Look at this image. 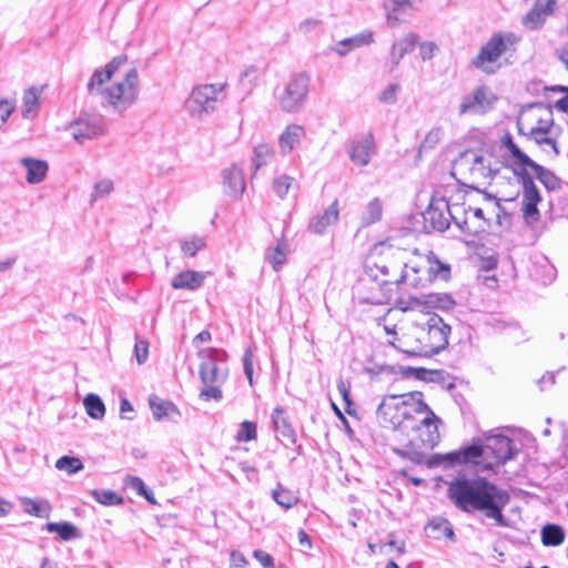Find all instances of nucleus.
<instances>
[{"mask_svg":"<svg viewBox=\"0 0 568 568\" xmlns=\"http://www.w3.org/2000/svg\"><path fill=\"white\" fill-rule=\"evenodd\" d=\"M447 497L466 514L481 513L497 526H508L503 511L509 504L510 495L485 477L456 476L448 483Z\"/></svg>","mask_w":568,"mask_h":568,"instance_id":"nucleus-1","label":"nucleus"},{"mask_svg":"<svg viewBox=\"0 0 568 568\" xmlns=\"http://www.w3.org/2000/svg\"><path fill=\"white\" fill-rule=\"evenodd\" d=\"M128 61L125 54L114 57L104 68L97 69L92 73L87 90L90 95L100 97L102 106H110L122 113L135 103L139 97V72L130 69L122 81L108 88L102 85L111 80L113 74Z\"/></svg>","mask_w":568,"mask_h":568,"instance_id":"nucleus-2","label":"nucleus"},{"mask_svg":"<svg viewBox=\"0 0 568 568\" xmlns=\"http://www.w3.org/2000/svg\"><path fill=\"white\" fill-rule=\"evenodd\" d=\"M450 332L439 315L432 314L400 339L397 348L409 356L430 357L448 346Z\"/></svg>","mask_w":568,"mask_h":568,"instance_id":"nucleus-3","label":"nucleus"},{"mask_svg":"<svg viewBox=\"0 0 568 568\" xmlns=\"http://www.w3.org/2000/svg\"><path fill=\"white\" fill-rule=\"evenodd\" d=\"M519 449L516 444L507 436L497 434L488 436L486 445H469L458 450L450 452L440 456L445 466H455L464 464H478L479 458L485 456L487 459L491 456L496 466L504 465L513 459Z\"/></svg>","mask_w":568,"mask_h":568,"instance_id":"nucleus-4","label":"nucleus"},{"mask_svg":"<svg viewBox=\"0 0 568 568\" xmlns=\"http://www.w3.org/2000/svg\"><path fill=\"white\" fill-rule=\"evenodd\" d=\"M520 40L521 38L511 31L493 33L471 59V67L487 75L497 73L501 68L500 59L506 54L513 57Z\"/></svg>","mask_w":568,"mask_h":568,"instance_id":"nucleus-5","label":"nucleus"},{"mask_svg":"<svg viewBox=\"0 0 568 568\" xmlns=\"http://www.w3.org/2000/svg\"><path fill=\"white\" fill-rule=\"evenodd\" d=\"M449 275V265L442 263L433 252H429L427 255H417L404 263L402 274L395 280V283L420 288L426 287L437 278L446 281Z\"/></svg>","mask_w":568,"mask_h":568,"instance_id":"nucleus-6","label":"nucleus"},{"mask_svg":"<svg viewBox=\"0 0 568 568\" xmlns=\"http://www.w3.org/2000/svg\"><path fill=\"white\" fill-rule=\"evenodd\" d=\"M466 215L467 210L464 204H449L444 197L435 199L423 213L424 227L427 232H444L449 227L450 222H454L462 232L476 235L477 230L470 227Z\"/></svg>","mask_w":568,"mask_h":568,"instance_id":"nucleus-7","label":"nucleus"},{"mask_svg":"<svg viewBox=\"0 0 568 568\" xmlns=\"http://www.w3.org/2000/svg\"><path fill=\"white\" fill-rule=\"evenodd\" d=\"M225 83H215L193 88L185 102L186 110L193 116L213 113L225 99Z\"/></svg>","mask_w":568,"mask_h":568,"instance_id":"nucleus-8","label":"nucleus"},{"mask_svg":"<svg viewBox=\"0 0 568 568\" xmlns=\"http://www.w3.org/2000/svg\"><path fill=\"white\" fill-rule=\"evenodd\" d=\"M310 90V77L305 73L292 75L277 100L283 111L298 112L304 105Z\"/></svg>","mask_w":568,"mask_h":568,"instance_id":"nucleus-9","label":"nucleus"},{"mask_svg":"<svg viewBox=\"0 0 568 568\" xmlns=\"http://www.w3.org/2000/svg\"><path fill=\"white\" fill-rule=\"evenodd\" d=\"M412 392L403 395H389L378 405L376 414L384 423L393 428L400 427L405 420L410 419V409L413 407Z\"/></svg>","mask_w":568,"mask_h":568,"instance_id":"nucleus-10","label":"nucleus"},{"mask_svg":"<svg viewBox=\"0 0 568 568\" xmlns=\"http://www.w3.org/2000/svg\"><path fill=\"white\" fill-rule=\"evenodd\" d=\"M69 131L77 142L83 143L87 140L104 135L106 121L102 114L84 113L69 125Z\"/></svg>","mask_w":568,"mask_h":568,"instance_id":"nucleus-11","label":"nucleus"},{"mask_svg":"<svg viewBox=\"0 0 568 568\" xmlns=\"http://www.w3.org/2000/svg\"><path fill=\"white\" fill-rule=\"evenodd\" d=\"M202 358L200 365V378L204 385L221 384L226 379V373L219 366V361L225 353L216 348H205L199 353Z\"/></svg>","mask_w":568,"mask_h":568,"instance_id":"nucleus-12","label":"nucleus"},{"mask_svg":"<svg viewBox=\"0 0 568 568\" xmlns=\"http://www.w3.org/2000/svg\"><path fill=\"white\" fill-rule=\"evenodd\" d=\"M389 270L386 265H367L365 270V275H363L358 280L357 284V292L361 294L362 288L368 286L369 283H375V287L372 288V292L369 295L362 296L359 295V302L366 303V304H378L379 297L378 294H376L377 291L382 288L383 285L389 283V281L386 278L388 275Z\"/></svg>","mask_w":568,"mask_h":568,"instance_id":"nucleus-13","label":"nucleus"},{"mask_svg":"<svg viewBox=\"0 0 568 568\" xmlns=\"http://www.w3.org/2000/svg\"><path fill=\"white\" fill-rule=\"evenodd\" d=\"M349 160L357 166H366L376 153V143L373 133L367 132L354 136L346 144Z\"/></svg>","mask_w":568,"mask_h":568,"instance_id":"nucleus-14","label":"nucleus"},{"mask_svg":"<svg viewBox=\"0 0 568 568\" xmlns=\"http://www.w3.org/2000/svg\"><path fill=\"white\" fill-rule=\"evenodd\" d=\"M497 98L491 90L485 85L476 88L470 94L463 98L459 105V114L486 113L493 109Z\"/></svg>","mask_w":568,"mask_h":568,"instance_id":"nucleus-15","label":"nucleus"},{"mask_svg":"<svg viewBox=\"0 0 568 568\" xmlns=\"http://www.w3.org/2000/svg\"><path fill=\"white\" fill-rule=\"evenodd\" d=\"M557 0H536L530 10L521 17V24L529 31L540 30L555 12Z\"/></svg>","mask_w":568,"mask_h":568,"instance_id":"nucleus-16","label":"nucleus"},{"mask_svg":"<svg viewBox=\"0 0 568 568\" xmlns=\"http://www.w3.org/2000/svg\"><path fill=\"white\" fill-rule=\"evenodd\" d=\"M412 399V409H410V419L414 414L424 415L422 419L418 420L412 428H432L433 426H438L442 424V419L432 410V408L424 402V395L422 392H412V396L408 397Z\"/></svg>","mask_w":568,"mask_h":568,"instance_id":"nucleus-17","label":"nucleus"},{"mask_svg":"<svg viewBox=\"0 0 568 568\" xmlns=\"http://www.w3.org/2000/svg\"><path fill=\"white\" fill-rule=\"evenodd\" d=\"M223 187L226 195L239 199L245 191L246 184L243 169L237 164L222 171Z\"/></svg>","mask_w":568,"mask_h":568,"instance_id":"nucleus-18","label":"nucleus"},{"mask_svg":"<svg viewBox=\"0 0 568 568\" xmlns=\"http://www.w3.org/2000/svg\"><path fill=\"white\" fill-rule=\"evenodd\" d=\"M271 418H272V423H273L276 436L282 442V444H284V445L295 444V442H296L295 430L292 427L288 419L286 418L284 408L281 406H276L273 409Z\"/></svg>","mask_w":568,"mask_h":568,"instance_id":"nucleus-19","label":"nucleus"},{"mask_svg":"<svg viewBox=\"0 0 568 568\" xmlns=\"http://www.w3.org/2000/svg\"><path fill=\"white\" fill-rule=\"evenodd\" d=\"M150 408L155 420L168 419L176 423L181 413L176 405L170 400L161 399L155 395L149 397Z\"/></svg>","mask_w":568,"mask_h":568,"instance_id":"nucleus-20","label":"nucleus"},{"mask_svg":"<svg viewBox=\"0 0 568 568\" xmlns=\"http://www.w3.org/2000/svg\"><path fill=\"white\" fill-rule=\"evenodd\" d=\"M338 216V201L335 200L322 214L314 216L310 221L308 229L315 234H324L331 225L337 222Z\"/></svg>","mask_w":568,"mask_h":568,"instance_id":"nucleus-21","label":"nucleus"},{"mask_svg":"<svg viewBox=\"0 0 568 568\" xmlns=\"http://www.w3.org/2000/svg\"><path fill=\"white\" fill-rule=\"evenodd\" d=\"M418 42V36L416 33H407L403 38L394 41L389 52V61L392 63V70L396 68L400 60L408 53L413 52Z\"/></svg>","mask_w":568,"mask_h":568,"instance_id":"nucleus-22","label":"nucleus"},{"mask_svg":"<svg viewBox=\"0 0 568 568\" xmlns=\"http://www.w3.org/2000/svg\"><path fill=\"white\" fill-rule=\"evenodd\" d=\"M305 136V129L298 124H290L285 128L278 138V146L281 153L286 155L291 153L296 146L300 145L302 139Z\"/></svg>","mask_w":568,"mask_h":568,"instance_id":"nucleus-23","label":"nucleus"},{"mask_svg":"<svg viewBox=\"0 0 568 568\" xmlns=\"http://www.w3.org/2000/svg\"><path fill=\"white\" fill-rule=\"evenodd\" d=\"M374 42V33L369 30L359 32L353 37L345 38L336 43L333 50L341 57H345L352 50Z\"/></svg>","mask_w":568,"mask_h":568,"instance_id":"nucleus-24","label":"nucleus"},{"mask_svg":"<svg viewBox=\"0 0 568 568\" xmlns=\"http://www.w3.org/2000/svg\"><path fill=\"white\" fill-rule=\"evenodd\" d=\"M205 276L197 271H183L175 275L171 282V285L175 290H189L196 291L204 283Z\"/></svg>","mask_w":568,"mask_h":568,"instance_id":"nucleus-25","label":"nucleus"},{"mask_svg":"<svg viewBox=\"0 0 568 568\" xmlns=\"http://www.w3.org/2000/svg\"><path fill=\"white\" fill-rule=\"evenodd\" d=\"M20 164L27 170L26 180L29 184H38L47 176L49 166L43 160L22 158Z\"/></svg>","mask_w":568,"mask_h":568,"instance_id":"nucleus-26","label":"nucleus"},{"mask_svg":"<svg viewBox=\"0 0 568 568\" xmlns=\"http://www.w3.org/2000/svg\"><path fill=\"white\" fill-rule=\"evenodd\" d=\"M485 324L493 331L498 333H505L510 338L518 341L523 337L520 325L516 321H507L501 316H489Z\"/></svg>","mask_w":568,"mask_h":568,"instance_id":"nucleus-27","label":"nucleus"},{"mask_svg":"<svg viewBox=\"0 0 568 568\" xmlns=\"http://www.w3.org/2000/svg\"><path fill=\"white\" fill-rule=\"evenodd\" d=\"M498 172L499 169L493 168L484 155H475L469 168V173L474 182L494 179Z\"/></svg>","mask_w":568,"mask_h":568,"instance_id":"nucleus-28","label":"nucleus"},{"mask_svg":"<svg viewBox=\"0 0 568 568\" xmlns=\"http://www.w3.org/2000/svg\"><path fill=\"white\" fill-rule=\"evenodd\" d=\"M20 505L24 513L39 517L48 518L51 514L52 507L47 499H34L31 497H19Z\"/></svg>","mask_w":568,"mask_h":568,"instance_id":"nucleus-29","label":"nucleus"},{"mask_svg":"<svg viewBox=\"0 0 568 568\" xmlns=\"http://www.w3.org/2000/svg\"><path fill=\"white\" fill-rule=\"evenodd\" d=\"M416 437L410 440L413 448H433L439 440L438 426L432 428H412Z\"/></svg>","mask_w":568,"mask_h":568,"instance_id":"nucleus-30","label":"nucleus"},{"mask_svg":"<svg viewBox=\"0 0 568 568\" xmlns=\"http://www.w3.org/2000/svg\"><path fill=\"white\" fill-rule=\"evenodd\" d=\"M525 166L531 169L539 182L548 190L556 191L560 189V180L554 172L530 160Z\"/></svg>","mask_w":568,"mask_h":568,"instance_id":"nucleus-31","label":"nucleus"},{"mask_svg":"<svg viewBox=\"0 0 568 568\" xmlns=\"http://www.w3.org/2000/svg\"><path fill=\"white\" fill-rule=\"evenodd\" d=\"M541 202L539 191L523 193V215L526 221L536 222L539 220L538 204Z\"/></svg>","mask_w":568,"mask_h":568,"instance_id":"nucleus-32","label":"nucleus"},{"mask_svg":"<svg viewBox=\"0 0 568 568\" xmlns=\"http://www.w3.org/2000/svg\"><path fill=\"white\" fill-rule=\"evenodd\" d=\"M43 529L48 532H57L59 537L64 541L78 539L82 536L80 530L69 521L47 523Z\"/></svg>","mask_w":568,"mask_h":568,"instance_id":"nucleus-33","label":"nucleus"},{"mask_svg":"<svg viewBox=\"0 0 568 568\" xmlns=\"http://www.w3.org/2000/svg\"><path fill=\"white\" fill-rule=\"evenodd\" d=\"M564 539L565 531L558 525L548 524L541 530V541L545 546H559Z\"/></svg>","mask_w":568,"mask_h":568,"instance_id":"nucleus-34","label":"nucleus"},{"mask_svg":"<svg viewBox=\"0 0 568 568\" xmlns=\"http://www.w3.org/2000/svg\"><path fill=\"white\" fill-rule=\"evenodd\" d=\"M274 158V150L271 145L266 143L257 144L254 148V155L252 159V165L254 169V173L258 171L262 166L268 164Z\"/></svg>","mask_w":568,"mask_h":568,"instance_id":"nucleus-35","label":"nucleus"},{"mask_svg":"<svg viewBox=\"0 0 568 568\" xmlns=\"http://www.w3.org/2000/svg\"><path fill=\"white\" fill-rule=\"evenodd\" d=\"M180 246L184 256L193 257L199 251L206 246L205 239L199 235L183 237L180 241Z\"/></svg>","mask_w":568,"mask_h":568,"instance_id":"nucleus-36","label":"nucleus"},{"mask_svg":"<svg viewBox=\"0 0 568 568\" xmlns=\"http://www.w3.org/2000/svg\"><path fill=\"white\" fill-rule=\"evenodd\" d=\"M39 105V93L36 88L24 91L22 98V115L23 118H33Z\"/></svg>","mask_w":568,"mask_h":568,"instance_id":"nucleus-37","label":"nucleus"},{"mask_svg":"<svg viewBox=\"0 0 568 568\" xmlns=\"http://www.w3.org/2000/svg\"><path fill=\"white\" fill-rule=\"evenodd\" d=\"M272 497L278 506L285 509H291L298 501L297 496L292 490L281 485L272 491Z\"/></svg>","mask_w":568,"mask_h":568,"instance_id":"nucleus-38","label":"nucleus"},{"mask_svg":"<svg viewBox=\"0 0 568 568\" xmlns=\"http://www.w3.org/2000/svg\"><path fill=\"white\" fill-rule=\"evenodd\" d=\"M87 414L94 419H102L105 414V406L102 399L95 394H89L83 400Z\"/></svg>","mask_w":568,"mask_h":568,"instance_id":"nucleus-39","label":"nucleus"},{"mask_svg":"<svg viewBox=\"0 0 568 568\" xmlns=\"http://www.w3.org/2000/svg\"><path fill=\"white\" fill-rule=\"evenodd\" d=\"M501 145L506 148L510 154L515 158L516 163L520 166H525L531 159L523 152L519 146L514 142L510 133H505L500 140Z\"/></svg>","mask_w":568,"mask_h":568,"instance_id":"nucleus-40","label":"nucleus"},{"mask_svg":"<svg viewBox=\"0 0 568 568\" xmlns=\"http://www.w3.org/2000/svg\"><path fill=\"white\" fill-rule=\"evenodd\" d=\"M383 212L382 202L375 197L366 205L363 214L362 222L364 225H371L381 220Z\"/></svg>","mask_w":568,"mask_h":568,"instance_id":"nucleus-41","label":"nucleus"},{"mask_svg":"<svg viewBox=\"0 0 568 568\" xmlns=\"http://www.w3.org/2000/svg\"><path fill=\"white\" fill-rule=\"evenodd\" d=\"M444 136V129L442 126H434L425 135L420 142L418 153L428 152L434 150Z\"/></svg>","mask_w":568,"mask_h":568,"instance_id":"nucleus-42","label":"nucleus"},{"mask_svg":"<svg viewBox=\"0 0 568 568\" xmlns=\"http://www.w3.org/2000/svg\"><path fill=\"white\" fill-rule=\"evenodd\" d=\"M265 260L273 266L274 271H280L286 261L285 244L278 243L274 248H268L265 253Z\"/></svg>","mask_w":568,"mask_h":568,"instance_id":"nucleus-43","label":"nucleus"},{"mask_svg":"<svg viewBox=\"0 0 568 568\" xmlns=\"http://www.w3.org/2000/svg\"><path fill=\"white\" fill-rule=\"evenodd\" d=\"M92 497L101 505L115 506L123 503V498L113 490L93 489Z\"/></svg>","mask_w":568,"mask_h":568,"instance_id":"nucleus-44","label":"nucleus"},{"mask_svg":"<svg viewBox=\"0 0 568 568\" xmlns=\"http://www.w3.org/2000/svg\"><path fill=\"white\" fill-rule=\"evenodd\" d=\"M531 106H538V108L545 106L548 112V118L539 119L537 126L531 128V130L529 131L527 136H532L535 134H547L554 124L551 106L545 105L544 103H534Z\"/></svg>","mask_w":568,"mask_h":568,"instance_id":"nucleus-45","label":"nucleus"},{"mask_svg":"<svg viewBox=\"0 0 568 568\" xmlns=\"http://www.w3.org/2000/svg\"><path fill=\"white\" fill-rule=\"evenodd\" d=\"M83 463L78 457L62 456L55 462V468L73 475L83 469Z\"/></svg>","mask_w":568,"mask_h":568,"instance_id":"nucleus-46","label":"nucleus"},{"mask_svg":"<svg viewBox=\"0 0 568 568\" xmlns=\"http://www.w3.org/2000/svg\"><path fill=\"white\" fill-rule=\"evenodd\" d=\"M293 181L294 179L286 174L277 176L273 180V191L280 199H284L287 195Z\"/></svg>","mask_w":568,"mask_h":568,"instance_id":"nucleus-47","label":"nucleus"},{"mask_svg":"<svg viewBox=\"0 0 568 568\" xmlns=\"http://www.w3.org/2000/svg\"><path fill=\"white\" fill-rule=\"evenodd\" d=\"M256 438V425L253 422L244 420L237 430L239 442H251Z\"/></svg>","mask_w":568,"mask_h":568,"instance_id":"nucleus-48","label":"nucleus"},{"mask_svg":"<svg viewBox=\"0 0 568 568\" xmlns=\"http://www.w3.org/2000/svg\"><path fill=\"white\" fill-rule=\"evenodd\" d=\"M114 190L113 182L110 179H104L97 182L93 186L91 194V202L97 201L99 197L109 195Z\"/></svg>","mask_w":568,"mask_h":568,"instance_id":"nucleus-49","label":"nucleus"},{"mask_svg":"<svg viewBox=\"0 0 568 568\" xmlns=\"http://www.w3.org/2000/svg\"><path fill=\"white\" fill-rule=\"evenodd\" d=\"M125 481L128 486L138 493V495L145 497L151 503H155L152 498V493L146 488L144 481L141 478L129 476Z\"/></svg>","mask_w":568,"mask_h":568,"instance_id":"nucleus-50","label":"nucleus"},{"mask_svg":"<svg viewBox=\"0 0 568 568\" xmlns=\"http://www.w3.org/2000/svg\"><path fill=\"white\" fill-rule=\"evenodd\" d=\"M525 168L526 166H523V169H520L518 171L517 170L514 171L515 175L517 176L518 182L523 186V193L537 191L538 189L534 182L532 176Z\"/></svg>","mask_w":568,"mask_h":568,"instance_id":"nucleus-51","label":"nucleus"},{"mask_svg":"<svg viewBox=\"0 0 568 568\" xmlns=\"http://www.w3.org/2000/svg\"><path fill=\"white\" fill-rule=\"evenodd\" d=\"M400 90L399 84L390 83L379 94L378 100L385 104H395L397 102V93Z\"/></svg>","mask_w":568,"mask_h":568,"instance_id":"nucleus-52","label":"nucleus"},{"mask_svg":"<svg viewBox=\"0 0 568 568\" xmlns=\"http://www.w3.org/2000/svg\"><path fill=\"white\" fill-rule=\"evenodd\" d=\"M199 396L202 400L205 402L211 399L219 402L223 397L221 388L215 384L205 385V387L200 392Z\"/></svg>","mask_w":568,"mask_h":568,"instance_id":"nucleus-53","label":"nucleus"},{"mask_svg":"<svg viewBox=\"0 0 568 568\" xmlns=\"http://www.w3.org/2000/svg\"><path fill=\"white\" fill-rule=\"evenodd\" d=\"M134 355L139 364L145 363L149 356V343L148 341L136 337L134 345Z\"/></svg>","mask_w":568,"mask_h":568,"instance_id":"nucleus-54","label":"nucleus"},{"mask_svg":"<svg viewBox=\"0 0 568 568\" xmlns=\"http://www.w3.org/2000/svg\"><path fill=\"white\" fill-rule=\"evenodd\" d=\"M242 363L244 374L247 377L250 385L253 386V351L251 347L245 349Z\"/></svg>","mask_w":568,"mask_h":568,"instance_id":"nucleus-55","label":"nucleus"},{"mask_svg":"<svg viewBox=\"0 0 568 568\" xmlns=\"http://www.w3.org/2000/svg\"><path fill=\"white\" fill-rule=\"evenodd\" d=\"M545 90L546 91H551V92H565L566 95L562 97L561 99H559L555 106L561 111V112H568V87H564V85H552V87H545Z\"/></svg>","mask_w":568,"mask_h":568,"instance_id":"nucleus-56","label":"nucleus"},{"mask_svg":"<svg viewBox=\"0 0 568 568\" xmlns=\"http://www.w3.org/2000/svg\"><path fill=\"white\" fill-rule=\"evenodd\" d=\"M437 527H443L442 535L444 537H446L448 539H453L455 537L453 527H452L450 523L446 519L433 520L427 525L426 529H435Z\"/></svg>","mask_w":568,"mask_h":568,"instance_id":"nucleus-57","label":"nucleus"},{"mask_svg":"<svg viewBox=\"0 0 568 568\" xmlns=\"http://www.w3.org/2000/svg\"><path fill=\"white\" fill-rule=\"evenodd\" d=\"M466 210H467V213H468V212H471L474 217H476V219L480 220V223H479L478 225H471V224L469 223V225H470V227H471V229L477 230V234H478L479 232L485 231V229L489 226V221L485 217V215H484V211H483L480 207L471 209V207L469 206V207H468V209H466Z\"/></svg>","mask_w":568,"mask_h":568,"instance_id":"nucleus-58","label":"nucleus"},{"mask_svg":"<svg viewBox=\"0 0 568 568\" xmlns=\"http://www.w3.org/2000/svg\"><path fill=\"white\" fill-rule=\"evenodd\" d=\"M437 50L438 47L433 41H424L419 44L420 58L423 61L430 60Z\"/></svg>","mask_w":568,"mask_h":568,"instance_id":"nucleus-59","label":"nucleus"},{"mask_svg":"<svg viewBox=\"0 0 568 568\" xmlns=\"http://www.w3.org/2000/svg\"><path fill=\"white\" fill-rule=\"evenodd\" d=\"M253 556L264 568L274 567V558L266 551L256 549L254 550Z\"/></svg>","mask_w":568,"mask_h":568,"instance_id":"nucleus-60","label":"nucleus"},{"mask_svg":"<svg viewBox=\"0 0 568 568\" xmlns=\"http://www.w3.org/2000/svg\"><path fill=\"white\" fill-rule=\"evenodd\" d=\"M337 390L346 404V412L348 414H351L349 406L352 405V399H351V394H349V384L343 379L338 381L337 382Z\"/></svg>","mask_w":568,"mask_h":568,"instance_id":"nucleus-61","label":"nucleus"},{"mask_svg":"<svg viewBox=\"0 0 568 568\" xmlns=\"http://www.w3.org/2000/svg\"><path fill=\"white\" fill-rule=\"evenodd\" d=\"M13 109V105L8 100L0 101V129L6 124Z\"/></svg>","mask_w":568,"mask_h":568,"instance_id":"nucleus-62","label":"nucleus"},{"mask_svg":"<svg viewBox=\"0 0 568 568\" xmlns=\"http://www.w3.org/2000/svg\"><path fill=\"white\" fill-rule=\"evenodd\" d=\"M320 24H321V20L314 19V18H308V19L303 20L298 24V30H300V32L306 34V33L313 31Z\"/></svg>","mask_w":568,"mask_h":568,"instance_id":"nucleus-63","label":"nucleus"},{"mask_svg":"<svg viewBox=\"0 0 568 568\" xmlns=\"http://www.w3.org/2000/svg\"><path fill=\"white\" fill-rule=\"evenodd\" d=\"M531 139H534V141L538 144V145H542V144H547V145H550L552 148V150L555 151L556 154L559 153V150L557 148V143L554 139L551 138H547V136H541L540 134H535L532 136H530Z\"/></svg>","mask_w":568,"mask_h":568,"instance_id":"nucleus-64","label":"nucleus"}]
</instances>
